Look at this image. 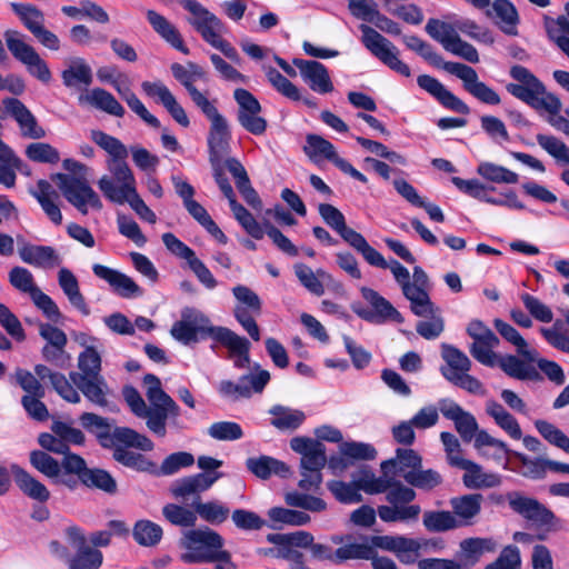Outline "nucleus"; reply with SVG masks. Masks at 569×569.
Listing matches in <instances>:
<instances>
[{"label":"nucleus","instance_id":"b1692460","mask_svg":"<svg viewBox=\"0 0 569 569\" xmlns=\"http://www.w3.org/2000/svg\"><path fill=\"white\" fill-rule=\"evenodd\" d=\"M69 376L72 381L71 385L77 391L80 390L88 401L97 407H108L110 389L102 376L88 377L78 372H71Z\"/></svg>","mask_w":569,"mask_h":569},{"label":"nucleus","instance_id":"864d4df0","mask_svg":"<svg viewBox=\"0 0 569 569\" xmlns=\"http://www.w3.org/2000/svg\"><path fill=\"white\" fill-rule=\"evenodd\" d=\"M269 412L273 417L271 425L279 430H296L306 418L302 411L280 405L273 406Z\"/></svg>","mask_w":569,"mask_h":569},{"label":"nucleus","instance_id":"c03bdc74","mask_svg":"<svg viewBox=\"0 0 569 569\" xmlns=\"http://www.w3.org/2000/svg\"><path fill=\"white\" fill-rule=\"evenodd\" d=\"M48 218L57 226L62 223V213L57 204L58 193L47 180H39L37 190L32 193Z\"/></svg>","mask_w":569,"mask_h":569},{"label":"nucleus","instance_id":"e433bc0d","mask_svg":"<svg viewBox=\"0 0 569 569\" xmlns=\"http://www.w3.org/2000/svg\"><path fill=\"white\" fill-rule=\"evenodd\" d=\"M147 20L164 41L183 54H189L190 51L184 44L180 32L166 17L154 10H148Z\"/></svg>","mask_w":569,"mask_h":569},{"label":"nucleus","instance_id":"8fccbe9b","mask_svg":"<svg viewBox=\"0 0 569 569\" xmlns=\"http://www.w3.org/2000/svg\"><path fill=\"white\" fill-rule=\"evenodd\" d=\"M499 367L506 375L518 380L538 381L542 379L541 375L533 366L526 363L512 355L501 358L499 360Z\"/></svg>","mask_w":569,"mask_h":569},{"label":"nucleus","instance_id":"cd10ccee","mask_svg":"<svg viewBox=\"0 0 569 569\" xmlns=\"http://www.w3.org/2000/svg\"><path fill=\"white\" fill-rule=\"evenodd\" d=\"M18 253L24 263L37 268L53 269L62 263L61 256L50 246L31 244L21 241Z\"/></svg>","mask_w":569,"mask_h":569},{"label":"nucleus","instance_id":"e2e57ef3","mask_svg":"<svg viewBox=\"0 0 569 569\" xmlns=\"http://www.w3.org/2000/svg\"><path fill=\"white\" fill-rule=\"evenodd\" d=\"M61 77L66 87H74L77 83L89 86L92 82L91 68L82 58L72 60L71 66L62 71Z\"/></svg>","mask_w":569,"mask_h":569},{"label":"nucleus","instance_id":"bb28decb","mask_svg":"<svg viewBox=\"0 0 569 569\" xmlns=\"http://www.w3.org/2000/svg\"><path fill=\"white\" fill-rule=\"evenodd\" d=\"M417 83L446 109L461 114L470 113L468 104L449 91L438 79L428 74H421L417 78Z\"/></svg>","mask_w":569,"mask_h":569},{"label":"nucleus","instance_id":"9d476101","mask_svg":"<svg viewBox=\"0 0 569 569\" xmlns=\"http://www.w3.org/2000/svg\"><path fill=\"white\" fill-rule=\"evenodd\" d=\"M6 46L12 57L22 63L28 72L43 83L51 80V71L37 50L26 41V36L14 29L3 32Z\"/></svg>","mask_w":569,"mask_h":569},{"label":"nucleus","instance_id":"7ed1b4c3","mask_svg":"<svg viewBox=\"0 0 569 569\" xmlns=\"http://www.w3.org/2000/svg\"><path fill=\"white\" fill-rule=\"evenodd\" d=\"M223 545L221 535L208 527L190 529L180 539V547L186 550L180 560L188 565L229 563L231 555Z\"/></svg>","mask_w":569,"mask_h":569},{"label":"nucleus","instance_id":"0eeeda50","mask_svg":"<svg viewBox=\"0 0 569 569\" xmlns=\"http://www.w3.org/2000/svg\"><path fill=\"white\" fill-rule=\"evenodd\" d=\"M147 388L146 397L153 407V417L149 421V430L156 436L163 438L167 435V420L174 427H178V417L180 408L176 401L163 391L160 379L148 373L143 378Z\"/></svg>","mask_w":569,"mask_h":569},{"label":"nucleus","instance_id":"4d7b16f0","mask_svg":"<svg viewBox=\"0 0 569 569\" xmlns=\"http://www.w3.org/2000/svg\"><path fill=\"white\" fill-rule=\"evenodd\" d=\"M295 273L299 279L300 283L316 296H322L325 293V287L321 279L328 278V273L319 269L313 272L312 269L305 263L295 264Z\"/></svg>","mask_w":569,"mask_h":569},{"label":"nucleus","instance_id":"a19ab883","mask_svg":"<svg viewBox=\"0 0 569 569\" xmlns=\"http://www.w3.org/2000/svg\"><path fill=\"white\" fill-rule=\"evenodd\" d=\"M79 100L113 117L122 118L126 113L121 103L109 91L102 88L91 89L87 94L81 96Z\"/></svg>","mask_w":569,"mask_h":569},{"label":"nucleus","instance_id":"338daca9","mask_svg":"<svg viewBox=\"0 0 569 569\" xmlns=\"http://www.w3.org/2000/svg\"><path fill=\"white\" fill-rule=\"evenodd\" d=\"M403 296L410 301V309L418 317H428L439 311L431 301L427 290H419L412 287L407 289Z\"/></svg>","mask_w":569,"mask_h":569},{"label":"nucleus","instance_id":"5701e85b","mask_svg":"<svg viewBox=\"0 0 569 569\" xmlns=\"http://www.w3.org/2000/svg\"><path fill=\"white\" fill-rule=\"evenodd\" d=\"M293 64L299 69L300 74L309 88L320 94L333 91V84L328 69L325 64L316 60L293 59Z\"/></svg>","mask_w":569,"mask_h":569},{"label":"nucleus","instance_id":"423d86ee","mask_svg":"<svg viewBox=\"0 0 569 569\" xmlns=\"http://www.w3.org/2000/svg\"><path fill=\"white\" fill-rule=\"evenodd\" d=\"M81 426L92 433L102 448L114 446V441H121L127 445H134L142 451H151L154 447L151 439L128 427L112 428L108 418L93 412H83L79 417Z\"/></svg>","mask_w":569,"mask_h":569},{"label":"nucleus","instance_id":"9b49d317","mask_svg":"<svg viewBox=\"0 0 569 569\" xmlns=\"http://www.w3.org/2000/svg\"><path fill=\"white\" fill-rule=\"evenodd\" d=\"M126 159L108 160V170L112 177L102 176L98 181V187L103 196L119 204L126 203L127 196L137 190L136 178Z\"/></svg>","mask_w":569,"mask_h":569},{"label":"nucleus","instance_id":"f704fd0d","mask_svg":"<svg viewBox=\"0 0 569 569\" xmlns=\"http://www.w3.org/2000/svg\"><path fill=\"white\" fill-rule=\"evenodd\" d=\"M180 320L200 332L201 339L211 338L216 342H219L229 329L227 327L212 326L210 319L202 311L192 307H186L181 310Z\"/></svg>","mask_w":569,"mask_h":569},{"label":"nucleus","instance_id":"de8ad7c7","mask_svg":"<svg viewBox=\"0 0 569 569\" xmlns=\"http://www.w3.org/2000/svg\"><path fill=\"white\" fill-rule=\"evenodd\" d=\"M197 517L210 525L223 523L229 515V507L220 500L213 499L209 501L196 500L191 503Z\"/></svg>","mask_w":569,"mask_h":569},{"label":"nucleus","instance_id":"ddd939ff","mask_svg":"<svg viewBox=\"0 0 569 569\" xmlns=\"http://www.w3.org/2000/svg\"><path fill=\"white\" fill-rule=\"evenodd\" d=\"M64 475L77 476L84 487L102 491L109 496L118 493V483L114 477L106 469L89 468L86 460L79 455L67 457Z\"/></svg>","mask_w":569,"mask_h":569},{"label":"nucleus","instance_id":"2f4dec72","mask_svg":"<svg viewBox=\"0 0 569 569\" xmlns=\"http://www.w3.org/2000/svg\"><path fill=\"white\" fill-rule=\"evenodd\" d=\"M130 448L142 450L134 445H127L114 441V446L107 449L112 450V459L119 465L139 472H154L156 463L146 458L142 453L130 450Z\"/></svg>","mask_w":569,"mask_h":569},{"label":"nucleus","instance_id":"dca6fc26","mask_svg":"<svg viewBox=\"0 0 569 569\" xmlns=\"http://www.w3.org/2000/svg\"><path fill=\"white\" fill-rule=\"evenodd\" d=\"M180 4L191 18L188 22L210 46L226 31L224 23L197 0H180Z\"/></svg>","mask_w":569,"mask_h":569},{"label":"nucleus","instance_id":"412c9836","mask_svg":"<svg viewBox=\"0 0 569 569\" xmlns=\"http://www.w3.org/2000/svg\"><path fill=\"white\" fill-rule=\"evenodd\" d=\"M438 405L442 416L453 421L461 439L465 442H470L479 428L476 418L451 399H440Z\"/></svg>","mask_w":569,"mask_h":569},{"label":"nucleus","instance_id":"4be33fe9","mask_svg":"<svg viewBox=\"0 0 569 569\" xmlns=\"http://www.w3.org/2000/svg\"><path fill=\"white\" fill-rule=\"evenodd\" d=\"M270 380V373L267 370H260L257 375H244L234 383L229 380L220 382L219 391L222 396L238 400L249 398L254 392H261Z\"/></svg>","mask_w":569,"mask_h":569},{"label":"nucleus","instance_id":"a878e982","mask_svg":"<svg viewBox=\"0 0 569 569\" xmlns=\"http://www.w3.org/2000/svg\"><path fill=\"white\" fill-rule=\"evenodd\" d=\"M3 104L17 121L23 138L39 140L46 137V130L39 126L37 118L20 100L7 98L3 100Z\"/></svg>","mask_w":569,"mask_h":569},{"label":"nucleus","instance_id":"2eb2a0df","mask_svg":"<svg viewBox=\"0 0 569 569\" xmlns=\"http://www.w3.org/2000/svg\"><path fill=\"white\" fill-rule=\"evenodd\" d=\"M306 146L303 152L308 158L318 163L320 159H327L332 162L343 173L349 174L353 179L367 183L368 179L359 170H357L350 162L338 156L335 146L318 134H308L306 138Z\"/></svg>","mask_w":569,"mask_h":569},{"label":"nucleus","instance_id":"69168bd1","mask_svg":"<svg viewBox=\"0 0 569 569\" xmlns=\"http://www.w3.org/2000/svg\"><path fill=\"white\" fill-rule=\"evenodd\" d=\"M91 140L109 153V160H117L128 157L127 147L116 137H112L101 130H91Z\"/></svg>","mask_w":569,"mask_h":569},{"label":"nucleus","instance_id":"58836bf2","mask_svg":"<svg viewBox=\"0 0 569 569\" xmlns=\"http://www.w3.org/2000/svg\"><path fill=\"white\" fill-rule=\"evenodd\" d=\"M246 466L251 473L263 480L269 479L272 475L286 478L290 473L287 463L270 456L248 458Z\"/></svg>","mask_w":569,"mask_h":569},{"label":"nucleus","instance_id":"c9c22d12","mask_svg":"<svg viewBox=\"0 0 569 569\" xmlns=\"http://www.w3.org/2000/svg\"><path fill=\"white\" fill-rule=\"evenodd\" d=\"M147 20L164 41L183 54H189L190 51L184 44L180 32L166 17L154 10H148Z\"/></svg>","mask_w":569,"mask_h":569},{"label":"nucleus","instance_id":"393cba45","mask_svg":"<svg viewBox=\"0 0 569 569\" xmlns=\"http://www.w3.org/2000/svg\"><path fill=\"white\" fill-rule=\"evenodd\" d=\"M510 508L529 521L540 526H551L556 519L555 513L533 498L513 493L509 496Z\"/></svg>","mask_w":569,"mask_h":569},{"label":"nucleus","instance_id":"c756f323","mask_svg":"<svg viewBox=\"0 0 569 569\" xmlns=\"http://www.w3.org/2000/svg\"><path fill=\"white\" fill-rule=\"evenodd\" d=\"M92 271L98 278L107 281L113 292L122 298H133L142 295L141 288L130 277L118 270L94 263Z\"/></svg>","mask_w":569,"mask_h":569},{"label":"nucleus","instance_id":"7c9ffc66","mask_svg":"<svg viewBox=\"0 0 569 569\" xmlns=\"http://www.w3.org/2000/svg\"><path fill=\"white\" fill-rule=\"evenodd\" d=\"M381 471L386 477L401 476L405 479L411 470L422 467V457L413 449L398 448L393 458L381 462Z\"/></svg>","mask_w":569,"mask_h":569},{"label":"nucleus","instance_id":"473e14b6","mask_svg":"<svg viewBox=\"0 0 569 569\" xmlns=\"http://www.w3.org/2000/svg\"><path fill=\"white\" fill-rule=\"evenodd\" d=\"M496 542L490 538H468L460 542L458 569H471L486 551H495Z\"/></svg>","mask_w":569,"mask_h":569},{"label":"nucleus","instance_id":"20e7f679","mask_svg":"<svg viewBox=\"0 0 569 569\" xmlns=\"http://www.w3.org/2000/svg\"><path fill=\"white\" fill-rule=\"evenodd\" d=\"M436 68H441L462 81L463 89L481 103L497 106L501 102L498 92L483 81L479 80L477 71L465 63L443 61L442 57L433 51L428 42L423 41L417 52Z\"/></svg>","mask_w":569,"mask_h":569},{"label":"nucleus","instance_id":"aec40b11","mask_svg":"<svg viewBox=\"0 0 569 569\" xmlns=\"http://www.w3.org/2000/svg\"><path fill=\"white\" fill-rule=\"evenodd\" d=\"M361 293L363 299L369 302L372 309L356 310L360 318L375 323H382L386 321H393L397 323L403 322L401 313L378 291L370 288H362Z\"/></svg>","mask_w":569,"mask_h":569},{"label":"nucleus","instance_id":"79ce46f5","mask_svg":"<svg viewBox=\"0 0 569 569\" xmlns=\"http://www.w3.org/2000/svg\"><path fill=\"white\" fill-rule=\"evenodd\" d=\"M486 413L512 439L519 440L522 438V431L517 419L501 403L493 399L488 400L486 402Z\"/></svg>","mask_w":569,"mask_h":569},{"label":"nucleus","instance_id":"39448f33","mask_svg":"<svg viewBox=\"0 0 569 569\" xmlns=\"http://www.w3.org/2000/svg\"><path fill=\"white\" fill-rule=\"evenodd\" d=\"M291 449L301 456L298 486L303 491L317 492L322 483V469L327 463L326 446L317 439L295 437Z\"/></svg>","mask_w":569,"mask_h":569},{"label":"nucleus","instance_id":"4468645a","mask_svg":"<svg viewBox=\"0 0 569 569\" xmlns=\"http://www.w3.org/2000/svg\"><path fill=\"white\" fill-rule=\"evenodd\" d=\"M359 30L362 33V44L372 56L401 76H411L409 66L399 59V50L391 41L367 23H361Z\"/></svg>","mask_w":569,"mask_h":569},{"label":"nucleus","instance_id":"680f3d73","mask_svg":"<svg viewBox=\"0 0 569 569\" xmlns=\"http://www.w3.org/2000/svg\"><path fill=\"white\" fill-rule=\"evenodd\" d=\"M405 481L411 487L430 491L442 483V476L433 469L419 467L405 475Z\"/></svg>","mask_w":569,"mask_h":569},{"label":"nucleus","instance_id":"603ef678","mask_svg":"<svg viewBox=\"0 0 569 569\" xmlns=\"http://www.w3.org/2000/svg\"><path fill=\"white\" fill-rule=\"evenodd\" d=\"M493 323L500 336L512 343L520 356L531 362L537 360L538 352L535 349H529L527 341L512 326L501 319H496Z\"/></svg>","mask_w":569,"mask_h":569},{"label":"nucleus","instance_id":"774afa93","mask_svg":"<svg viewBox=\"0 0 569 569\" xmlns=\"http://www.w3.org/2000/svg\"><path fill=\"white\" fill-rule=\"evenodd\" d=\"M162 535V528L150 520H139L133 527V538L141 546H156L161 540Z\"/></svg>","mask_w":569,"mask_h":569},{"label":"nucleus","instance_id":"6e6552de","mask_svg":"<svg viewBox=\"0 0 569 569\" xmlns=\"http://www.w3.org/2000/svg\"><path fill=\"white\" fill-rule=\"evenodd\" d=\"M441 357L446 366L440 368V372L446 380L469 393L478 396L486 395L482 382L478 378L469 375L472 362L465 352L455 346L442 343Z\"/></svg>","mask_w":569,"mask_h":569},{"label":"nucleus","instance_id":"052dcab7","mask_svg":"<svg viewBox=\"0 0 569 569\" xmlns=\"http://www.w3.org/2000/svg\"><path fill=\"white\" fill-rule=\"evenodd\" d=\"M30 463L36 470L49 479H58L61 471H63L62 461L59 462L42 450H33L30 452Z\"/></svg>","mask_w":569,"mask_h":569},{"label":"nucleus","instance_id":"f8f14e48","mask_svg":"<svg viewBox=\"0 0 569 569\" xmlns=\"http://www.w3.org/2000/svg\"><path fill=\"white\" fill-rule=\"evenodd\" d=\"M58 188L66 200L79 212L87 214L89 209L101 210L102 202L99 194L90 187L83 178L66 173H57L53 177Z\"/></svg>","mask_w":569,"mask_h":569},{"label":"nucleus","instance_id":"09e8293b","mask_svg":"<svg viewBox=\"0 0 569 569\" xmlns=\"http://www.w3.org/2000/svg\"><path fill=\"white\" fill-rule=\"evenodd\" d=\"M369 249L373 251L375 256H362L363 259L373 267L381 268V269H390L392 272L396 281L399 283V286L402 289V293L406 292L407 289L410 287V273L406 267H403L398 260L392 259L390 262H388L383 256L377 251L373 247L369 244Z\"/></svg>","mask_w":569,"mask_h":569},{"label":"nucleus","instance_id":"f3484780","mask_svg":"<svg viewBox=\"0 0 569 569\" xmlns=\"http://www.w3.org/2000/svg\"><path fill=\"white\" fill-rule=\"evenodd\" d=\"M318 211L323 221L361 256H375L373 251L369 249V243L366 238L356 230L347 227L345 216L339 209L329 203H320Z\"/></svg>","mask_w":569,"mask_h":569},{"label":"nucleus","instance_id":"3c124183","mask_svg":"<svg viewBox=\"0 0 569 569\" xmlns=\"http://www.w3.org/2000/svg\"><path fill=\"white\" fill-rule=\"evenodd\" d=\"M492 11L496 13V23L502 32L509 36H517L519 16L516 7L509 0H495Z\"/></svg>","mask_w":569,"mask_h":569},{"label":"nucleus","instance_id":"6e6d98bb","mask_svg":"<svg viewBox=\"0 0 569 569\" xmlns=\"http://www.w3.org/2000/svg\"><path fill=\"white\" fill-rule=\"evenodd\" d=\"M170 69L174 79L184 87L188 93L196 89L194 82L197 80L206 79L203 68L193 62H188L187 66L174 62Z\"/></svg>","mask_w":569,"mask_h":569},{"label":"nucleus","instance_id":"1a4fd4ad","mask_svg":"<svg viewBox=\"0 0 569 569\" xmlns=\"http://www.w3.org/2000/svg\"><path fill=\"white\" fill-rule=\"evenodd\" d=\"M6 46L12 57L22 63L28 72L43 83L51 80V71L37 50L26 41V36L14 29L3 32Z\"/></svg>","mask_w":569,"mask_h":569},{"label":"nucleus","instance_id":"f03ea898","mask_svg":"<svg viewBox=\"0 0 569 569\" xmlns=\"http://www.w3.org/2000/svg\"><path fill=\"white\" fill-rule=\"evenodd\" d=\"M509 76L515 82L506 84L507 92L535 110L547 111L548 123L569 137V120L559 114L562 108L560 99L548 92L542 81L523 66H511Z\"/></svg>","mask_w":569,"mask_h":569},{"label":"nucleus","instance_id":"49530a36","mask_svg":"<svg viewBox=\"0 0 569 569\" xmlns=\"http://www.w3.org/2000/svg\"><path fill=\"white\" fill-rule=\"evenodd\" d=\"M219 343L223 347L228 348L230 357H234V366L237 368H247L250 363V341L240 337L231 329H228L222 338L219 340Z\"/></svg>","mask_w":569,"mask_h":569},{"label":"nucleus","instance_id":"a211bd4d","mask_svg":"<svg viewBox=\"0 0 569 569\" xmlns=\"http://www.w3.org/2000/svg\"><path fill=\"white\" fill-rule=\"evenodd\" d=\"M66 536L76 549L74 556L68 559L69 569H99L103 561L102 552L87 545L83 530L77 526L66 528Z\"/></svg>","mask_w":569,"mask_h":569},{"label":"nucleus","instance_id":"13d9d810","mask_svg":"<svg viewBox=\"0 0 569 569\" xmlns=\"http://www.w3.org/2000/svg\"><path fill=\"white\" fill-rule=\"evenodd\" d=\"M536 139L540 148L552 157L558 164L569 166V147L562 140L542 133H538Z\"/></svg>","mask_w":569,"mask_h":569},{"label":"nucleus","instance_id":"5fc2aeb1","mask_svg":"<svg viewBox=\"0 0 569 569\" xmlns=\"http://www.w3.org/2000/svg\"><path fill=\"white\" fill-rule=\"evenodd\" d=\"M11 8L31 34L36 33L46 22L44 13L33 4L12 2Z\"/></svg>","mask_w":569,"mask_h":569},{"label":"nucleus","instance_id":"ea45409f","mask_svg":"<svg viewBox=\"0 0 569 569\" xmlns=\"http://www.w3.org/2000/svg\"><path fill=\"white\" fill-rule=\"evenodd\" d=\"M58 283L68 298L70 305L79 310L83 316H89L90 308L80 291L79 281L73 272L67 268H61L58 272Z\"/></svg>","mask_w":569,"mask_h":569},{"label":"nucleus","instance_id":"37998d69","mask_svg":"<svg viewBox=\"0 0 569 569\" xmlns=\"http://www.w3.org/2000/svg\"><path fill=\"white\" fill-rule=\"evenodd\" d=\"M463 485L469 489L493 488L500 485L501 479L497 473L483 472L482 467L471 460L462 462Z\"/></svg>","mask_w":569,"mask_h":569},{"label":"nucleus","instance_id":"f257e3e1","mask_svg":"<svg viewBox=\"0 0 569 569\" xmlns=\"http://www.w3.org/2000/svg\"><path fill=\"white\" fill-rule=\"evenodd\" d=\"M352 480L358 490L369 495L386 492L388 506H379L377 513L385 522H411L417 521L421 512L419 505H412L417 493L413 488L403 485L395 478H377L368 467H362L352 475Z\"/></svg>","mask_w":569,"mask_h":569},{"label":"nucleus","instance_id":"0e129e2a","mask_svg":"<svg viewBox=\"0 0 569 569\" xmlns=\"http://www.w3.org/2000/svg\"><path fill=\"white\" fill-rule=\"evenodd\" d=\"M162 516L171 525L182 528H192L197 523V513L192 509L176 503H167L162 508Z\"/></svg>","mask_w":569,"mask_h":569},{"label":"nucleus","instance_id":"c85d7f7f","mask_svg":"<svg viewBox=\"0 0 569 569\" xmlns=\"http://www.w3.org/2000/svg\"><path fill=\"white\" fill-rule=\"evenodd\" d=\"M231 131L227 119L222 116L210 121L208 149L210 163L222 162L230 151Z\"/></svg>","mask_w":569,"mask_h":569},{"label":"nucleus","instance_id":"4c0bfd02","mask_svg":"<svg viewBox=\"0 0 569 569\" xmlns=\"http://www.w3.org/2000/svg\"><path fill=\"white\" fill-rule=\"evenodd\" d=\"M34 372L40 380L49 379L56 392L66 401L70 403H79L81 397L67 377L61 372H54L44 365H37Z\"/></svg>","mask_w":569,"mask_h":569},{"label":"nucleus","instance_id":"6ab92c4d","mask_svg":"<svg viewBox=\"0 0 569 569\" xmlns=\"http://www.w3.org/2000/svg\"><path fill=\"white\" fill-rule=\"evenodd\" d=\"M221 477V472H200L187 476L176 480L170 487V492L182 501L201 500L200 495L210 489Z\"/></svg>","mask_w":569,"mask_h":569},{"label":"nucleus","instance_id":"bf43d9fd","mask_svg":"<svg viewBox=\"0 0 569 569\" xmlns=\"http://www.w3.org/2000/svg\"><path fill=\"white\" fill-rule=\"evenodd\" d=\"M425 528L430 532H445L459 528L456 517L450 511H425L422 517Z\"/></svg>","mask_w":569,"mask_h":569},{"label":"nucleus","instance_id":"a18cd8bd","mask_svg":"<svg viewBox=\"0 0 569 569\" xmlns=\"http://www.w3.org/2000/svg\"><path fill=\"white\" fill-rule=\"evenodd\" d=\"M14 481L18 488L29 498L39 502H46L50 498V491L47 487L27 472L24 469L13 466L12 467Z\"/></svg>","mask_w":569,"mask_h":569},{"label":"nucleus","instance_id":"72a5a7b5","mask_svg":"<svg viewBox=\"0 0 569 569\" xmlns=\"http://www.w3.org/2000/svg\"><path fill=\"white\" fill-rule=\"evenodd\" d=\"M483 497L480 493H469L450 499L452 515L460 527L470 526L480 513Z\"/></svg>","mask_w":569,"mask_h":569}]
</instances>
